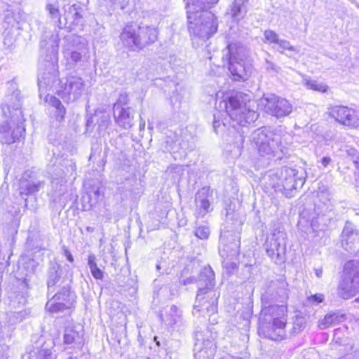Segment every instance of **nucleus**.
Listing matches in <instances>:
<instances>
[{
  "mask_svg": "<svg viewBox=\"0 0 359 359\" xmlns=\"http://www.w3.org/2000/svg\"><path fill=\"white\" fill-rule=\"evenodd\" d=\"M195 358L212 359L215 351L213 339L208 330L198 331L195 333Z\"/></svg>",
  "mask_w": 359,
  "mask_h": 359,
  "instance_id": "nucleus-14",
  "label": "nucleus"
},
{
  "mask_svg": "<svg viewBox=\"0 0 359 359\" xmlns=\"http://www.w3.org/2000/svg\"><path fill=\"white\" fill-rule=\"evenodd\" d=\"M226 233L223 232L220 236L219 254L224 259L233 260L240 254V241L233 238L229 244L226 243Z\"/></svg>",
  "mask_w": 359,
  "mask_h": 359,
  "instance_id": "nucleus-23",
  "label": "nucleus"
},
{
  "mask_svg": "<svg viewBox=\"0 0 359 359\" xmlns=\"http://www.w3.org/2000/svg\"><path fill=\"white\" fill-rule=\"evenodd\" d=\"M4 46L6 47V48L8 50H11L13 47V41L11 37H6L4 40Z\"/></svg>",
  "mask_w": 359,
  "mask_h": 359,
  "instance_id": "nucleus-46",
  "label": "nucleus"
},
{
  "mask_svg": "<svg viewBox=\"0 0 359 359\" xmlns=\"http://www.w3.org/2000/svg\"><path fill=\"white\" fill-rule=\"evenodd\" d=\"M231 265H232V268H233V269L236 268V266H237L236 264V263H234V262H232V263H231Z\"/></svg>",
  "mask_w": 359,
  "mask_h": 359,
  "instance_id": "nucleus-56",
  "label": "nucleus"
},
{
  "mask_svg": "<svg viewBox=\"0 0 359 359\" xmlns=\"http://www.w3.org/2000/svg\"><path fill=\"white\" fill-rule=\"evenodd\" d=\"M215 273L210 266H205L200 274V282L205 284V287H200L196 295L194 310L203 315L210 317L209 321L212 324L217 323L216 319H210L217 311V299L219 294L213 290Z\"/></svg>",
  "mask_w": 359,
  "mask_h": 359,
  "instance_id": "nucleus-3",
  "label": "nucleus"
},
{
  "mask_svg": "<svg viewBox=\"0 0 359 359\" xmlns=\"http://www.w3.org/2000/svg\"><path fill=\"white\" fill-rule=\"evenodd\" d=\"M64 342L66 344H72L74 343L77 345L78 348H80L83 345V340L80 337L79 333L72 330L65 331L64 334Z\"/></svg>",
  "mask_w": 359,
  "mask_h": 359,
  "instance_id": "nucleus-36",
  "label": "nucleus"
},
{
  "mask_svg": "<svg viewBox=\"0 0 359 359\" xmlns=\"http://www.w3.org/2000/svg\"><path fill=\"white\" fill-rule=\"evenodd\" d=\"M287 286L284 281L271 282L262 294V305L269 304L272 301L284 303L288 297Z\"/></svg>",
  "mask_w": 359,
  "mask_h": 359,
  "instance_id": "nucleus-17",
  "label": "nucleus"
},
{
  "mask_svg": "<svg viewBox=\"0 0 359 359\" xmlns=\"http://www.w3.org/2000/svg\"><path fill=\"white\" fill-rule=\"evenodd\" d=\"M265 68L267 71H271V72H276V73H278L280 69V68L278 66H277L273 62L269 61L267 60H266Z\"/></svg>",
  "mask_w": 359,
  "mask_h": 359,
  "instance_id": "nucleus-45",
  "label": "nucleus"
},
{
  "mask_svg": "<svg viewBox=\"0 0 359 359\" xmlns=\"http://www.w3.org/2000/svg\"><path fill=\"white\" fill-rule=\"evenodd\" d=\"M302 83L307 89L320 93H325L328 88V86L324 83L318 82L316 80H311L307 77H304Z\"/></svg>",
  "mask_w": 359,
  "mask_h": 359,
  "instance_id": "nucleus-34",
  "label": "nucleus"
},
{
  "mask_svg": "<svg viewBox=\"0 0 359 359\" xmlns=\"http://www.w3.org/2000/svg\"><path fill=\"white\" fill-rule=\"evenodd\" d=\"M64 40L62 55L67 68L75 69L85 65L90 59L87 41L77 35L67 36Z\"/></svg>",
  "mask_w": 359,
  "mask_h": 359,
  "instance_id": "nucleus-8",
  "label": "nucleus"
},
{
  "mask_svg": "<svg viewBox=\"0 0 359 359\" xmlns=\"http://www.w3.org/2000/svg\"><path fill=\"white\" fill-rule=\"evenodd\" d=\"M46 8L50 18L57 24V27H61L62 23L58 7L54 4H48Z\"/></svg>",
  "mask_w": 359,
  "mask_h": 359,
  "instance_id": "nucleus-38",
  "label": "nucleus"
},
{
  "mask_svg": "<svg viewBox=\"0 0 359 359\" xmlns=\"http://www.w3.org/2000/svg\"><path fill=\"white\" fill-rule=\"evenodd\" d=\"M281 168L268 172L264 177V180L275 191L282 193L283 184H281L282 175H280Z\"/></svg>",
  "mask_w": 359,
  "mask_h": 359,
  "instance_id": "nucleus-27",
  "label": "nucleus"
},
{
  "mask_svg": "<svg viewBox=\"0 0 359 359\" xmlns=\"http://www.w3.org/2000/svg\"><path fill=\"white\" fill-rule=\"evenodd\" d=\"M156 269H160V266L158 264L156 265Z\"/></svg>",
  "mask_w": 359,
  "mask_h": 359,
  "instance_id": "nucleus-61",
  "label": "nucleus"
},
{
  "mask_svg": "<svg viewBox=\"0 0 359 359\" xmlns=\"http://www.w3.org/2000/svg\"><path fill=\"white\" fill-rule=\"evenodd\" d=\"M331 161L332 160L330 157H323L320 160V163L324 168H326L330 163Z\"/></svg>",
  "mask_w": 359,
  "mask_h": 359,
  "instance_id": "nucleus-49",
  "label": "nucleus"
},
{
  "mask_svg": "<svg viewBox=\"0 0 359 359\" xmlns=\"http://www.w3.org/2000/svg\"><path fill=\"white\" fill-rule=\"evenodd\" d=\"M341 245L347 251L355 252V245L359 243L358 233L355 230L353 225L346 223L341 233Z\"/></svg>",
  "mask_w": 359,
  "mask_h": 359,
  "instance_id": "nucleus-22",
  "label": "nucleus"
},
{
  "mask_svg": "<svg viewBox=\"0 0 359 359\" xmlns=\"http://www.w3.org/2000/svg\"><path fill=\"white\" fill-rule=\"evenodd\" d=\"M15 303H16L15 301H13V300L11 301V304H12L13 306H14V307H15Z\"/></svg>",
  "mask_w": 359,
  "mask_h": 359,
  "instance_id": "nucleus-58",
  "label": "nucleus"
},
{
  "mask_svg": "<svg viewBox=\"0 0 359 359\" xmlns=\"http://www.w3.org/2000/svg\"><path fill=\"white\" fill-rule=\"evenodd\" d=\"M137 34L140 41V50L154 43L158 39L156 27L149 25H137Z\"/></svg>",
  "mask_w": 359,
  "mask_h": 359,
  "instance_id": "nucleus-24",
  "label": "nucleus"
},
{
  "mask_svg": "<svg viewBox=\"0 0 359 359\" xmlns=\"http://www.w3.org/2000/svg\"><path fill=\"white\" fill-rule=\"evenodd\" d=\"M53 297H57L60 299V302L62 304L66 302H70V309L74 306L76 302V294L74 292L70 291L69 287H62L59 292L55 293Z\"/></svg>",
  "mask_w": 359,
  "mask_h": 359,
  "instance_id": "nucleus-32",
  "label": "nucleus"
},
{
  "mask_svg": "<svg viewBox=\"0 0 359 359\" xmlns=\"http://www.w3.org/2000/svg\"><path fill=\"white\" fill-rule=\"evenodd\" d=\"M222 125L224 127L226 126V123H224V121H222Z\"/></svg>",
  "mask_w": 359,
  "mask_h": 359,
  "instance_id": "nucleus-62",
  "label": "nucleus"
},
{
  "mask_svg": "<svg viewBox=\"0 0 359 359\" xmlns=\"http://www.w3.org/2000/svg\"><path fill=\"white\" fill-rule=\"evenodd\" d=\"M88 264L92 276L97 280H101L103 278V272L100 269L96 264V257L94 255L90 254L88 258Z\"/></svg>",
  "mask_w": 359,
  "mask_h": 359,
  "instance_id": "nucleus-37",
  "label": "nucleus"
},
{
  "mask_svg": "<svg viewBox=\"0 0 359 359\" xmlns=\"http://www.w3.org/2000/svg\"><path fill=\"white\" fill-rule=\"evenodd\" d=\"M20 299L22 301H20V303L23 304H25L26 299L23 297H21Z\"/></svg>",
  "mask_w": 359,
  "mask_h": 359,
  "instance_id": "nucleus-54",
  "label": "nucleus"
},
{
  "mask_svg": "<svg viewBox=\"0 0 359 359\" xmlns=\"http://www.w3.org/2000/svg\"><path fill=\"white\" fill-rule=\"evenodd\" d=\"M63 248H64V255L66 257L67 259L70 262H73L74 257H73L72 255L71 254V252H69V250H67L65 247H64Z\"/></svg>",
  "mask_w": 359,
  "mask_h": 359,
  "instance_id": "nucleus-48",
  "label": "nucleus"
},
{
  "mask_svg": "<svg viewBox=\"0 0 359 359\" xmlns=\"http://www.w3.org/2000/svg\"><path fill=\"white\" fill-rule=\"evenodd\" d=\"M287 236L280 227L273 229L267 238L264 248L267 255L276 264H281L285 259Z\"/></svg>",
  "mask_w": 359,
  "mask_h": 359,
  "instance_id": "nucleus-12",
  "label": "nucleus"
},
{
  "mask_svg": "<svg viewBox=\"0 0 359 359\" xmlns=\"http://www.w3.org/2000/svg\"><path fill=\"white\" fill-rule=\"evenodd\" d=\"M178 146L182 149V154H185L187 151L191 150L193 149L192 145L189 142V141H184L179 142L177 145L176 143H175L174 146L170 147V150H172L173 153L177 151V147Z\"/></svg>",
  "mask_w": 359,
  "mask_h": 359,
  "instance_id": "nucleus-40",
  "label": "nucleus"
},
{
  "mask_svg": "<svg viewBox=\"0 0 359 359\" xmlns=\"http://www.w3.org/2000/svg\"><path fill=\"white\" fill-rule=\"evenodd\" d=\"M219 0H187V6L189 3H194L196 6V8L201 9L203 8L206 9L210 5L217 4Z\"/></svg>",
  "mask_w": 359,
  "mask_h": 359,
  "instance_id": "nucleus-39",
  "label": "nucleus"
},
{
  "mask_svg": "<svg viewBox=\"0 0 359 359\" xmlns=\"http://www.w3.org/2000/svg\"><path fill=\"white\" fill-rule=\"evenodd\" d=\"M247 95L241 93H236L226 97L219 104L220 108L225 109L226 114L232 121V126L236 124L246 126L254 123L259 114L251 109L250 102H246Z\"/></svg>",
  "mask_w": 359,
  "mask_h": 359,
  "instance_id": "nucleus-5",
  "label": "nucleus"
},
{
  "mask_svg": "<svg viewBox=\"0 0 359 359\" xmlns=\"http://www.w3.org/2000/svg\"><path fill=\"white\" fill-rule=\"evenodd\" d=\"M343 315H339L337 313H329L325 317L318 321V327L321 330L328 328L332 325L339 323L343 318Z\"/></svg>",
  "mask_w": 359,
  "mask_h": 359,
  "instance_id": "nucleus-29",
  "label": "nucleus"
},
{
  "mask_svg": "<svg viewBox=\"0 0 359 359\" xmlns=\"http://www.w3.org/2000/svg\"><path fill=\"white\" fill-rule=\"evenodd\" d=\"M161 319L165 325L180 327L183 326V318L181 311L175 305L165 309V314L161 315Z\"/></svg>",
  "mask_w": 359,
  "mask_h": 359,
  "instance_id": "nucleus-25",
  "label": "nucleus"
},
{
  "mask_svg": "<svg viewBox=\"0 0 359 359\" xmlns=\"http://www.w3.org/2000/svg\"><path fill=\"white\" fill-rule=\"evenodd\" d=\"M29 313L30 312L25 309H22L20 311H10L8 313L7 318L8 327H12L22 322L29 315Z\"/></svg>",
  "mask_w": 359,
  "mask_h": 359,
  "instance_id": "nucleus-30",
  "label": "nucleus"
},
{
  "mask_svg": "<svg viewBox=\"0 0 359 359\" xmlns=\"http://www.w3.org/2000/svg\"><path fill=\"white\" fill-rule=\"evenodd\" d=\"M145 128V121L141 118L140 122V130H144Z\"/></svg>",
  "mask_w": 359,
  "mask_h": 359,
  "instance_id": "nucleus-53",
  "label": "nucleus"
},
{
  "mask_svg": "<svg viewBox=\"0 0 359 359\" xmlns=\"http://www.w3.org/2000/svg\"><path fill=\"white\" fill-rule=\"evenodd\" d=\"M12 97H15L17 102L3 108L4 114L8 119L0 123V142L2 144H10L15 142L25 131V119L20 110V92H15Z\"/></svg>",
  "mask_w": 359,
  "mask_h": 359,
  "instance_id": "nucleus-4",
  "label": "nucleus"
},
{
  "mask_svg": "<svg viewBox=\"0 0 359 359\" xmlns=\"http://www.w3.org/2000/svg\"><path fill=\"white\" fill-rule=\"evenodd\" d=\"M195 235L200 239H207L210 235L209 228L205 226H199L196 229Z\"/></svg>",
  "mask_w": 359,
  "mask_h": 359,
  "instance_id": "nucleus-42",
  "label": "nucleus"
},
{
  "mask_svg": "<svg viewBox=\"0 0 359 359\" xmlns=\"http://www.w3.org/2000/svg\"><path fill=\"white\" fill-rule=\"evenodd\" d=\"M30 273H34V269H32V270L29 271Z\"/></svg>",
  "mask_w": 359,
  "mask_h": 359,
  "instance_id": "nucleus-63",
  "label": "nucleus"
},
{
  "mask_svg": "<svg viewBox=\"0 0 359 359\" xmlns=\"http://www.w3.org/2000/svg\"><path fill=\"white\" fill-rule=\"evenodd\" d=\"M126 96H121L119 100L114 104V117L116 124L125 129L132 127L133 123V111L130 107H123L122 102H125Z\"/></svg>",
  "mask_w": 359,
  "mask_h": 359,
  "instance_id": "nucleus-20",
  "label": "nucleus"
},
{
  "mask_svg": "<svg viewBox=\"0 0 359 359\" xmlns=\"http://www.w3.org/2000/svg\"><path fill=\"white\" fill-rule=\"evenodd\" d=\"M28 276V274H26V276ZM27 277H25V283L27 282Z\"/></svg>",
  "mask_w": 359,
  "mask_h": 359,
  "instance_id": "nucleus-60",
  "label": "nucleus"
},
{
  "mask_svg": "<svg viewBox=\"0 0 359 359\" xmlns=\"http://www.w3.org/2000/svg\"><path fill=\"white\" fill-rule=\"evenodd\" d=\"M359 293V262L348 261L344 265V275L337 287V294L348 299Z\"/></svg>",
  "mask_w": 359,
  "mask_h": 359,
  "instance_id": "nucleus-9",
  "label": "nucleus"
},
{
  "mask_svg": "<svg viewBox=\"0 0 359 359\" xmlns=\"http://www.w3.org/2000/svg\"><path fill=\"white\" fill-rule=\"evenodd\" d=\"M189 30L191 35L203 40L209 39L217 30L215 15L207 9L196 8L194 3L187 6Z\"/></svg>",
  "mask_w": 359,
  "mask_h": 359,
  "instance_id": "nucleus-6",
  "label": "nucleus"
},
{
  "mask_svg": "<svg viewBox=\"0 0 359 359\" xmlns=\"http://www.w3.org/2000/svg\"><path fill=\"white\" fill-rule=\"evenodd\" d=\"M60 273H59V271L56 269L55 267L50 269L48 272V278L47 281L48 296L50 294V293L54 292V287L60 281Z\"/></svg>",
  "mask_w": 359,
  "mask_h": 359,
  "instance_id": "nucleus-35",
  "label": "nucleus"
},
{
  "mask_svg": "<svg viewBox=\"0 0 359 359\" xmlns=\"http://www.w3.org/2000/svg\"><path fill=\"white\" fill-rule=\"evenodd\" d=\"M70 309V302L67 301L65 304L60 302L57 297H52L46 304V310L50 313H57Z\"/></svg>",
  "mask_w": 359,
  "mask_h": 359,
  "instance_id": "nucleus-28",
  "label": "nucleus"
},
{
  "mask_svg": "<svg viewBox=\"0 0 359 359\" xmlns=\"http://www.w3.org/2000/svg\"><path fill=\"white\" fill-rule=\"evenodd\" d=\"M319 201L325 205L330 202V194L327 191H319L317 194Z\"/></svg>",
  "mask_w": 359,
  "mask_h": 359,
  "instance_id": "nucleus-43",
  "label": "nucleus"
},
{
  "mask_svg": "<svg viewBox=\"0 0 359 359\" xmlns=\"http://www.w3.org/2000/svg\"><path fill=\"white\" fill-rule=\"evenodd\" d=\"M308 301L312 304H319L324 300V295L323 294H316L308 297Z\"/></svg>",
  "mask_w": 359,
  "mask_h": 359,
  "instance_id": "nucleus-44",
  "label": "nucleus"
},
{
  "mask_svg": "<svg viewBox=\"0 0 359 359\" xmlns=\"http://www.w3.org/2000/svg\"><path fill=\"white\" fill-rule=\"evenodd\" d=\"M257 105L260 109L277 118L289 116L293 109L287 100L275 94L264 95L259 100Z\"/></svg>",
  "mask_w": 359,
  "mask_h": 359,
  "instance_id": "nucleus-11",
  "label": "nucleus"
},
{
  "mask_svg": "<svg viewBox=\"0 0 359 359\" xmlns=\"http://www.w3.org/2000/svg\"><path fill=\"white\" fill-rule=\"evenodd\" d=\"M280 175H282V193L287 198L292 196V191L302 188L305 183V177L297 169L283 167L281 168Z\"/></svg>",
  "mask_w": 359,
  "mask_h": 359,
  "instance_id": "nucleus-13",
  "label": "nucleus"
},
{
  "mask_svg": "<svg viewBox=\"0 0 359 359\" xmlns=\"http://www.w3.org/2000/svg\"><path fill=\"white\" fill-rule=\"evenodd\" d=\"M355 181H356V186L359 187V175H358Z\"/></svg>",
  "mask_w": 359,
  "mask_h": 359,
  "instance_id": "nucleus-55",
  "label": "nucleus"
},
{
  "mask_svg": "<svg viewBox=\"0 0 359 359\" xmlns=\"http://www.w3.org/2000/svg\"><path fill=\"white\" fill-rule=\"evenodd\" d=\"M137 29V25L128 24L122 29L120 33V43L128 51L140 50Z\"/></svg>",
  "mask_w": 359,
  "mask_h": 359,
  "instance_id": "nucleus-19",
  "label": "nucleus"
},
{
  "mask_svg": "<svg viewBox=\"0 0 359 359\" xmlns=\"http://www.w3.org/2000/svg\"><path fill=\"white\" fill-rule=\"evenodd\" d=\"M54 341L43 337H39L27 351L22 355V359H55L52 350Z\"/></svg>",
  "mask_w": 359,
  "mask_h": 359,
  "instance_id": "nucleus-15",
  "label": "nucleus"
},
{
  "mask_svg": "<svg viewBox=\"0 0 359 359\" xmlns=\"http://www.w3.org/2000/svg\"><path fill=\"white\" fill-rule=\"evenodd\" d=\"M286 313L285 304L262 305L259 317V333L272 340H282L285 335Z\"/></svg>",
  "mask_w": 359,
  "mask_h": 359,
  "instance_id": "nucleus-2",
  "label": "nucleus"
},
{
  "mask_svg": "<svg viewBox=\"0 0 359 359\" xmlns=\"http://www.w3.org/2000/svg\"><path fill=\"white\" fill-rule=\"evenodd\" d=\"M221 126L220 121L217 114H214V121H213V128L215 133L219 132V129Z\"/></svg>",
  "mask_w": 359,
  "mask_h": 359,
  "instance_id": "nucleus-47",
  "label": "nucleus"
},
{
  "mask_svg": "<svg viewBox=\"0 0 359 359\" xmlns=\"http://www.w3.org/2000/svg\"><path fill=\"white\" fill-rule=\"evenodd\" d=\"M57 77L58 72L53 62H47L41 65L38 74L40 97L43 90L54 86L58 95L67 102L79 100L84 93L86 84L81 77L68 75L62 80L57 79Z\"/></svg>",
  "mask_w": 359,
  "mask_h": 359,
  "instance_id": "nucleus-1",
  "label": "nucleus"
},
{
  "mask_svg": "<svg viewBox=\"0 0 359 359\" xmlns=\"http://www.w3.org/2000/svg\"><path fill=\"white\" fill-rule=\"evenodd\" d=\"M263 41L270 45H276L278 46V51L282 54H284L285 51L298 52L297 48L289 41L280 39L278 34L271 29L264 31Z\"/></svg>",
  "mask_w": 359,
  "mask_h": 359,
  "instance_id": "nucleus-21",
  "label": "nucleus"
},
{
  "mask_svg": "<svg viewBox=\"0 0 359 359\" xmlns=\"http://www.w3.org/2000/svg\"><path fill=\"white\" fill-rule=\"evenodd\" d=\"M315 273H316V276L318 278H321L322 275H323V270H322V269H315Z\"/></svg>",
  "mask_w": 359,
  "mask_h": 359,
  "instance_id": "nucleus-51",
  "label": "nucleus"
},
{
  "mask_svg": "<svg viewBox=\"0 0 359 359\" xmlns=\"http://www.w3.org/2000/svg\"><path fill=\"white\" fill-rule=\"evenodd\" d=\"M65 25H79L81 21L82 15L76 5H67L64 7Z\"/></svg>",
  "mask_w": 359,
  "mask_h": 359,
  "instance_id": "nucleus-26",
  "label": "nucleus"
},
{
  "mask_svg": "<svg viewBox=\"0 0 359 359\" xmlns=\"http://www.w3.org/2000/svg\"><path fill=\"white\" fill-rule=\"evenodd\" d=\"M330 115L339 123L350 128L359 126V114L345 106H334L329 109Z\"/></svg>",
  "mask_w": 359,
  "mask_h": 359,
  "instance_id": "nucleus-16",
  "label": "nucleus"
},
{
  "mask_svg": "<svg viewBox=\"0 0 359 359\" xmlns=\"http://www.w3.org/2000/svg\"><path fill=\"white\" fill-rule=\"evenodd\" d=\"M38 190H39L38 186L34 185V184H32V185L29 184V186L27 187V194L35 192V191H37Z\"/></svg>",
  "mask_w": 359,
  "mask_h": 359,
  "instance_id": "nucleus-50",
  "label": "nucleus"
},
{
  "mask_svg": "<svg viewBox=\"0 0 359 359\" xmlns=\"http://www.w3.org/2000/svg\"><path fill=\"white\" fill-rule=\"evenodd\" d=\"M248 1V0H234L231 6V14L236 20L242 18L246 13Z\"/></svg>",
  "mask_w": 359,
  "mask_h": 359,
  "instance_id": "nucleus-33",
  "label": "nucleus"
},
{
  "mask_svg": "<svg viewBox=\"0 0 359 359\" xmlns=\"http://www.w3.org/2000/svg\"><path fill=\"white\" fill-rule=\"evenodd\" d=\"M111 123L110 116L107 114H102L98 120V128L100 131L107 129Z\"/></svg>",
  "mask_w": 359,
  "mask_h": 359,
  "instance_id": "nucleus-41",
  "label": "nucleus"
},
{
  "mask_svg": "<svg viewBox=\"0 0 359 359\" xmlns=\"http://www.w3.org/2000/svg\"><path fill=\"white\" fill-rule=\"evenodd\" d=\"M251 144L261 156H269L280 149V137L266 128H259L251 135Z\"/></svg>",
  "mask_w": 359,
  "mask_h": 359,
  "instance_id": "nucleus-10",
  "label": "nucleus"
},
{
  "mask_svg": "<svg viewBox=\"0 0 359 359\" xmlns=\"http://www.w3.org/2000/svg\"><path fill=\"white\" fill-rule=\"evenodd\" d=\"M0 359H7V354L4 351L0 350Z\"/></svg>",
  "mask_w": 359,
  "mask_h": 359,
  "instance_id": "nucleus-52",
  "label": "nucleus"
},
{
  "mask_svg": "<svg viewBox=\"0 0 359 359\" xmlns=\"http://www.w3.org/2000/svg\"><path fill=\"white\" fill-rule=\"evenodd\" d=\"M87 230H88V231H93V229H92V228H90V227H88V228H87Z\"/></svg>",
  "mask_w": 359,
  "mask_h": 359,
  "instance_id": "nucleus-59",
  "label": "nucleus"
},
{
  "mask_svg": "<svg viewBox=\"0 0 359 359\" xmlns=\"http://www.w3.org/2000/svg\"><path fill=\"white\" fill-rule=\"evenodd\" d=\"M99 194H100V191H99V190H96V191H95V195H97V196H99Z\"/></svg>",
  "mask_w": 359,
  "mask_h": 359,
  "instance_id": "nucleus-57",
  "label": "nucleus"
},
{
  "mask_svg": "<svg viewBox=\"0 0 359 359\" xmlns=\"http://www.w3.org/2000/svg\"><path fill=\"white\" fill-rule=\"evenodd\" d=\"M248 50L240 43H231L224 50L222 65L227 66L235 80H246L252 71Z\"/></svg>",
  "mask_w": 359,
  "mask_h": 359,
  "instance_id": "nucleus-7",
  "label": "nucleus"
},
{
  "mask_svg": "<svg viewBox=\"0 0 359 359\" xmlns=\"http://www.w3.org/2000/svg\"><path fill=\"white\" fill-rule=\"evenodd\" d=\"M357 302H359V298L356 299Z\"/></svg>",
  "mask_w": 359,
  "mask_h": 359,
  "instance_id": "nucleus-64",
  "label": "nucleus"
},
{
  "mask_svg": "<svg viewBox=\"0 0 359 359\" xmlns=\"http://www.w3.org/2000/svg\"><path fill=\"white\" fill-rule=\"evenodd\" d=\"M212 190L209 187H203L196 193L195 197V215L197 218L203 217L212 211Z\"/></svg>",
  "mask_w": 359,
  "mask_h": 359,
  "instance_id": "nucleus-18",
  "label": "nucleus"
},
{
  "mask_svg": "<svg viewBox=\"0 0 359 359\" xmlns=\"http://www.w3.org/2000/svg\"><path fill=\"white\" fill-rule=\"evenodd\" d=\"M45 102L55 108L56 118L58 121L63 119L65 114V109L57 97L51 95H47L45 97Z\"/></svg>",
  "mask_w": 359,
  "mask_h": 359,
  "instance_id": "nucleus-31",
  "label": "nucleus"
}]
</instances>
